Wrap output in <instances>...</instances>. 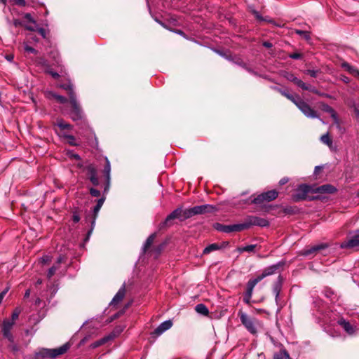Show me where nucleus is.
Wrapping results in <instances>:
<instances>
[{
    "mask_svg": "<svg viewBox=\"0 0 359 359\" xmlns=\"http://www.w3.org/2000/svg\"><path fill=\"white\" fill-rule=\"evenodd\" d=\"M60 87L68 92L69 102L72 106L70 112L73 121L80 120L83 117L81 108L76 100V95L74 91L73 85L69 81L67 83L60 84Z\"/></svg>",
    "mask_w": 359,
    "mask_h": 359,
    "instance_id": "nucleus-1",
    "label": "nucleus"
},
{
    "mask_svg": "<svg viewBox=\"0 0 359 359\" xmlns=\"http://www.w3.org/2000/svg\"><path fill=\"white\" fill-rule=\"evenodd\" d=\"M192 211V208L185 210H183L181 208L175 209L170 215H168L164 222L160 224V228L163 229L172 226V220L175 219H179L180 221H184L194 216V212Z\"/></svg>",
    "mask_w": 359,
    "mask_h": 359,
    "instance_id": "nucleus-2",
    "label": "nucleus"
},
{
    "mask_svg": "<svg viewBox=\"0 0 359 359\" xmlns=\"http://www.w3.org/2000/svg\"><path fill=\"white\" fill-rule=\"evenodd\" d=\"M241 323L245 327V329L252 334H256L258 332V327H259V321L254 317H251L246 313L240 311L238 313Z\"/></svg>",
    "mask_w": 359,
    "mask_h": 359,
    "instance_id": "nucleus-3",
    "label": "nucleus"
},
{
    "mask_svg": "<svg viewBox=\"0 0 359 359\" xmlns=\"http://www.w3.org/2000/svg\"><path fill=\"white\" fill-rule=\"evenodd\" d=\"M296 107L301 111V112L307 118H318L319 115L309 104L305 102L299 96H297V100L294 102Z\"/></svg>",
    "mask_w": 359,
    "mask_h": 359,
    "instance_id": "nucleus-4",
    "label": "nucleus"
},
{
    "mask_svg": "<svg viewBox=\"0 0 359 359\" xmlns=\"http://www.w3.org/2000/svg\"><path fill=\"white\" fill-rule=\"evenodd\" d=\"M241 224L243 226V230H245L249 229L252 226H258L261 227L267 226L269 225V222L264 218L251 215L246 217L245 222Z\"/></svg>",
    "mask_w": 359,
    "mask_h": 359,
    "instance_id": "nucleus-5",
    "label": "nucleus"
},
{
    "mask_svg": "<svg viewBox=\"0 0 359 359\" xmlns=\"http://www.w3.org/2000/svg\"><path fill=\"white\" fill-rule=\"evenodd\" d=\"M311 191V187L306 184L299 185L294 193L292 195L294 202H299L306 198L308 194Z\"/></svg>",
    "mask_w": 359,
    "mask_h": 359,
    "instance_id": "nucleus-6",
    "label": "nucleus"
},
{
    "mask_svg": "<svg viewBox=\"0 0 359 359\" xmlns=\"http://www.w3.org/2000/svg\"><path fill=\"white\" fill-rule=\"evenodd\" d=\"M278 196V191L276 190H270L266 192L262 193L252 201L254 204H262L264 201L270 202L275 200Z\"/></svg>",
    "mask_w": 359,
    "mask_h": 359,
    "instance_id": "nucleus-7",
    "label": "nucleus"
},
{
    "mask_svg": "<svg viewBox=\"0 0 359 359\" xmlns=\"http://www.w3.org/2000/svg\"><path fill=\"white\" fill-rule=\"evenodd\" d=\"M359 246V229L353 236H348L347 239L340 243L342 249H351Z\"/></svg>",
    "mask_w": 359,
    "mask_h": 359,
    "instance_id": "nucleus-8",
    "label": "nucleus"
},
{
    "mask_svg": "<svg viewBox=\"0 0 359 359\" xmlns=\"http://www.w3.org/2000/svg\"><path fill=\"white\" fill-rule=\"evenodd\" d=\"M15 325L13 321L9 319H4L1 325V332L4 338L7 339L10 342L14 341V337L11 333V330Z\"/></svg>",
    "mask_w": 359,
    "mask_h": 359,
    "instance_id": "nucleus-9",
    "label": "nucleus"
},
{
    "mask_svg": "<svg viewBox=\"0 0 359 359\" xmlns=\"http://www.w3.org/2000/svg\"><path fill=\"white\" fill-rule=\"evenodd\" d=\"M283 265H284V263L282 262H278V263H277L276 264H273L271 266H269L265 268L263 270L262 274L259 275L257 277L261 281L262 279H264L266 276H269L275 274V273H276L278 272H280V271L283 268Z\"/></svg>",
    "mask_w": 359,
    "mask_h": 359,
    "instance_id": "nucleus-10",
    "label": "nucleus"
},
{
    "mask_svg": "<svg viewBox=\"0 0 359 359\" xmlns=\"http://www.w3.org/2000/svg\"><path fill=\"white\" fill-rule=\"evenodd\" d=\"M259 282H260V280H259V278H257V277H256L254 279H250L246 285V290L243 297V302L245 304H250L254 287Z\"/></svg>",
    "mask_w": 359,
    "mask_h": 359,
    "instance_id": "nucleus-11",
    "label": "nucleus"
},
{
    "mask_svg": "<svg viewBox=\"0 0 359 359\" xmlns=\"http://www.w3.org/2000/svg\"><path fill=\"white\" fill-rule=\"evenodd\" d=\"M215 229L219 231L224 233H231V232H239L243 231V226L241 224H236L232 225H224L221 224H216Z\"/></svg>",
    "mask_w": 359,
    "mask_h": 359,
    "instance_id": "nucleus-12",
    "label": "nucleus"
},
{
    "mask_svg": "<svg viewBox=\"0 0 359 359\" xmlns=\"http://www.w3.org/2000/svg\"><path fill=\"white\" fill-rule=\"evenodd\" d=\"M215 210L216 208L215 206L208 204L197 205L192 208V212H194V215L213 212L214 211H215Z\"/></svg>",
    "mask_w": 359,
    "mask_h": 359,
    "instance_id": "nucleus-13",
    "label": "nucleus"
},
{
    "mask_svg": "<svg viewBox=\"0 0 359 359\" xmlns=\"http://www.w3.org/2000/svg\"><path fill=\"white\" fill-rule=\"evenodd\" d=\"M283 278L281 276H278L276 280L273 284V292L275 294V300L278 304L280 300V293L282 290Z\"/></svg>",
    "mask_w": 359,
    "mask_h": 359,
    "instance_id": "nucleus-14",
    "label": "nucleus"
},
{
    "mask_svg": "<svg viewBox=\"0 0 359 359\" xmlns=\"http://www.w3.org/2000/svg\"><path fill=\"white\" fill-rule=\"evenodd\" d=\"M327 247V244L320 243L304 250L302 254L304 256L313 255H316L317 252L326 249Z\"/></svg>",
    "mask_w": 359,
    "mask_h": 359,
    "instance_id": "nucleus-15",
    "label": "nucleus"
},
{
    "mask_svg": "<svg viewBox=\"0 0 359 359\" xmlns=\"http://www.w3.org/2000/svg\"><path fill=\"white\" fill-rule=\"evenodd\" d=\"M69 348V345L68 344H65L59 348L48 349V351H50V358H55L59 355L64 354L68 351Z\"/></svg>",
    "mask_w": 359,
    "mask_h": 359,
    "instance_id": "nucleus-16",
    "label": "nucleus"
},
{
    "mask_svg": "<svg viewBox=\"0 0 359 359\" xmlns=\"http://www.w3.org/2000/svg\"><path fill=\"white\" fill-rule=\"evenodd\" d=\"M312 191L320 194H334L337 191V189L334 186L327 184L315 188Z\"/></svg>",
    "mask_w": 359,
    "mask_h": 359,
    "instance_id": "nucleus-17",
    "label": "nucleus"
},
{
    "mask_svg": "<svg viewBox=\"0 0 359 359\" xmlns=\"http://www.w3.org/2000/svg\"><path fill=\"white\" fill-rule=\"evenodd\" d=\"M172 325L171 320H166L162 323L154 331L151 333L152 335L158 337L163 334L166 330H169Z\"/></svg>",
    "mask_w": 359,
    "mask_h": 359,
    "instance_id": "nucleus-18",
    "label": "nucleus"
},
{
    "mask_svg": "<svg viewBox=\"0 0 359 359\" xmlns=\"http://www.w3.org/2000/svg\"><path fill=\"white\" fill-rule=\"evenodd\" d=\"M104 201H105V198L104 197H102V198H100V199H98L97 201V204L94 207V209H93V221L91 222V229L89 231L88 234H90L92 232V231H93V229L94 227V225H95V219L97 218V214H98L100 208H102Z\"/></svg>",
    "mask_w": 359,
    "mask_h": 359,
    "instance_id": "nucleus-19",
    "label": "nucleus"
},
{
    "mask_svg": "<svg viewBox=\"0 0 359 359\" xmlns=\"http://www.w3.org/2000/svg\"><path fill=\"white\" fill-rule=\"evenodd\" d=\"M126 285H125V284H123L121 286V287L118 290L117 293L115 294L114 298L112 299V300L110 303V305L115 306V305L118 304V303H120L124 298V297L126 295Z\"/></svg>",
    "mask_w": 359,
    "mask_h": 359,
    "instance_id": "nucleus-20",
    "label": "nucleus"
},
{
    "mask_svg": "<svg viewBox=\"0 0 359 359\" xmlns=\"http://www.w3.org/2000/svg\"><path fill=\"white\" fill-rule=\"evenodd\" d=\"M88 175L90 181L94 186H97L99 184V180L97 176V170L96 168L90 165L87 167Z\"/></svg>",
    "mask_w": 359,
    "mask_h": 359,
    "instance_id": "nucleus-21",
    "label": "nucleus"
},
{
    "mask_svg": "<svg viewBox=\"0 0 359 359\" xmlns=\"http://www.w3.org/2000/svg\"><path fill=\"white\" fill-rule=\"evenodd\" d=\"M338 324L348 333V334H353L355 332V327L352 325L348 321L344 318L338 320Z\"/></svg>",
    "mask_w": 359,
    "mask_h": 359,
    "instance_id": "nucleus-22",
    "label": "nucleus"
},
{
    "mask_svg": "<svg viewBox=\"0 0 359 359\" xmlns=\"http://www.w3.org/2000/svg\"><path fill=\"white\" fill-rule=\"evenodd\" d=\"M48 348H42L34 354V359L50 358Z\"/></svg>",
    "mask_w": 359,
    "mask_h": 359,
    "instance_id": "nucleus-23",
    "label": "nucleus"
},
{
    "mask_svg": "<svg viewBox=\"0 0 359 359\" xmlns=\"http://www.w3.org/2000/svg\"><path fill=\"white\" fill-rule=\"evenodd\" d=\"M222 249V246H220L218 243H212L207 246L204 250L203 253L204 255H207L210 253L212 251L218 250Z\"/></svg>",
    "mask_w": 359,
    "mask_h": 359,
    "instance_id": "nucleus-24",
    "label": "nucleus"
},
{
    "mask_svg": "<svg viewBox=\"0 0 359 359\" xmlns=\"http://www.w3.org/2000/svg\"><path fill=\"white\" fill-rule=\"evenodd\" d=\"M294 32L297 34L299 35L302 38H303L306 41H310L311 38L310 35V32L309 31H304L301 29H295L294 30Z\"/></svg>",
    "mask_w": 359,
    "mask_h": 359,
    "instance_id": "nucleus-25",
    "label": "nucleus"
},
{
    "mask_svg": "<svg viewBox=\"0 0 359 359\" xmlns=\"http://www.w3.org/2000/svg\"><path fill=\"white\" fill-rule=\"evenodd\" d=\"M55 126H57L61 130H70L72 129V125L67 123L65 122L63 119H57L56 123H55Z\"/></svg>",
    "mask_w": 359,
    "mask_h": 359,
    "instance_id": "nucleus-26",
    "label": "nucleus"
},
{
    "mask_svg": "<svg viewBox=\"0 0 359 359\" xmlns=\"http://www.w3.org/2000/svg\"><path fill=\"white\" fill-rule=\"evenodd\" d=\"M307 88H304L305 90H309L310 92H312L313 93H315L320 97H330V96L324 93H321L319 90H318L314 86H312L311 85H306Z\"/></svg>",
    "mask_w": 359,
    "mask_h": 359,
    "instance_id": "nucleus-27",
    "label": "nucleus"
},
{
    "mask_svg": "<svg viewBox=\"0 0 359 359\" xmlns=\"http://www.w3.org/2000/svg\"><path fill=\"white\" fill-rule=\"evenodd\" d=\"M195 310L197 313L203 316H207L209 313L208 309L203 304H198L196 306Z\"/></svg>",
    "mask_w": 359,
    "mask_h": 359,
    "instance_id": "nucleus-28",
    "label": "nucleus"
},
{
    "mask_svg": "<svg viewBox=\"0 0 359 359\" xmlns=\"http://www.w3.org/2000/svg\"><path fill=\"white\" fill-rule=\"evenodd\" d=\"M320 141L329 147H331L332 145V140L330 138L328 132L320 137Z\"/></svg>",
    "mask_w": 359,
    "mask_h": 359,
    "instance_id": "nucleus-29",
    "label": "nucleus"
},
{
    "mask_svg": "<svg viewBox=\"0 0 359 359\" xmlns=\"http://www.w3.org/2000/svg\"><path fill=\"white\" fill-rule=\"evenodd\" d=\"M155 238H156L155 233L150 235L147 238V239L144 245V247H143V250L144 252H146L151 247V245H152V243L154 241Z\"/></svg>",
    "mask_w": 359,
    "mask_h": 359,
    "instance_id": "nucleus-30",
    "label": "nucleus"
},
{
    "mask_svg": "<svg viewBox=\"0 0 359 359\" xmlns=\"http://www.w3.org/2000/svg\"><path fill=\"white\" fill-rule=\"evenodd\" d=\"M278 93H280L283 96L285 97L286 98H287L288 100H290L292 103L294 104V102H296V100H297V95L294 96L290 93H288L286 90H278Z\"/></svg>",
    "mask_w": 359,
    "mask_h": 359,
    "instance_id": "nucleus-31",
    "label": "nucleus"
},
{
    "mask_svg": "<svg viewBox=\"0 0 359 359\" xmlns=\"http://www.w3.org/2000/svg\"><path fill=\"white\" fill-rule=\"evenodd\" d=\"M278 93H280L283 96L285 97L286 98H287L288 100H290L292 103L294 104V102H296V100H297V95L294 96L290 93H288L286 90H278Z\"/></svg>",
    "mask_w": 359,
    "mask_h": 359,
    "instance_id": "nucleus-32",
    "label": "nucleus"
},
{
    "mask_svg": "<svg viewBox=\"0 0 359 359\" xmlns=\"http://www.w3.org/2000/svg\"><path fill=\"white\" fill-rule=\"evenodd\" d=\"M273 359H290V358L285 350H282L274 354Z\"/></svg>",
    "mask_w": 359,
    "mask_h": 359,
    "instance_id": "nucleus-33",
    "label": "nucleus"
},
{
    "mask_svg": "<svg viewBox=\"0 0 359 359\" xmlns=\"http://www.w3.org/2000/svg\"><path fill=\"white\" fill-rule=\"evenodd\" d=\"M256 247H257V245H248L245 247L238 248V251L240 252H254Z\"/></svg>",
    "mask_w": 359,
    "mask_h": 359,
    "instance_id": "nucleus-34",
    "label": "nucleus"
},
{
    "mask_svg": "<svg viewBox=\"0 0 359 359\" xmlns=\"http://www.w3.org/2000/svg\"><path fill=\"white\" fill-rule=\"evenodd\" d=\"M320 109L325 111V112H327L328 114H331L333 112V111H334V109L331 107L330 105H328L326 103H324V102H321L320 104Z\"/></svg>",
    "mask_w": 359,
    "mask_h": 359,
    "instance_id": "nucleus-35",
    "label": "nucleus"
},
{
    "mask_svg": "<svg viewBox=\"0 0 359 359\" xmlns=\"http://www.w3.org/2000/svg\"><path fill=\"white\" fill-rule=\"evenodd\" d=\"M292 82L303 90H304V88H306L307 84L305 83L304 82H303L301 79H298L296 76L294 77V80H292Z\"/></svg>",
    "mask_w": 359,
    "mask_h": 359,
    "instance_id": "nucleus-36",
    "label": "nucleus"
},
{
    "mask_svg": "<svg viewBox=\"0 0 359 359\" xmlns=\"http://www.w3.org/2000/svg\"><path fill=\"white\" fill-rule=\"evenodd\" d=\"M20 313L21 309L16 307L12 313L11 321H13L15 323V321L19 318Z\"/></svg>",
    "mask_w": 359,
    "mask_h": 359,
    "instance_id": "nucleus-37",
    "label": "nucleus"
},
{
    "mask_svg": "<svg viewBox=\"0 0 359 359\" xmlns=\"http://www.w3.org/2000/svg\"><path fill=\"white\" fill-rule=\"evenodd\" d=\"M52 96L55 97L59 103L65 104L67 102V99L64 96L59 95L55 93H52Z\"/></svg>",
    "mask_w": 359,
    "mask_h": 359,
    "instance_id": "nucleus-38",
    "label": "nucleus"
},
{
    "mask_svg": "<svg viewBox=\"0 0 359 359\" xmlns=\"http://www.w3.org/2000/svg\"><path fill=\"white\" fill-rule=\"evenodd\" d=\"M24 50L26 53H33L34 55H36L38 53V51L36 49L28 46L26 43H24Z\"/></svg>",
    "mask_w": 359,
    "mask_h": 359,
    "instance_id": "nucleus-39",
    "label": "nucleus"
},
{
    "mask_svg": "<svg viewBox=\"0 0 359 359\" xmlns=\"http://www.w3.org/2000/svg\"><path fill=\"white\" fill-rule=\"evenodd\" d=\"M110 172H111L110 163H109V161L108 160V158H106V164L104 167L103 172H104V175H109Z\"/></svg>",
    "mask_w": 359,
    "mask_h": 359,
    "instance_id": "nucleus-40",
    "label": "nucleus"
},
{
    "mask_svg": "<svg viewBox=\"0 0 359 359\" xmlns=\"http://www.w3.org/2000/svg\"><path fill=\"white\" fill-rule=\"evenodd\" d=\"M59 269V266H53L50 267L48 271L47 277L48 278H50L56 272V271Z\"/></svg>",
    "mask_w": 359,
    "mask_h": 359,
    "instance_id": "nucleus-41",
    "label": "nucleus"
},
{
    "mask_svg": "<svg viewBox=\"0 0 359 359\" xmlns=\"http://www.w3.org/2000/svg\"><path fill=\"white\" fill-rule=\"evenodd\" d=\"M63 137L68 140L69 144L72 146L76 145V143L75 142V137L73 135L64 134Z\"/></svg>",
    "mask_w": 359,
    "mask_h": 359,
    "instance_id": "nucleus-42",
    "label": "nucleus"
},
{
    "mask_svg": "<svg viewBox=\"0 0 359 359\" xmlns=\"http://www.w3.org/2000/svg\"><path fill=\"white\" fill-rule=\"evenodd\" d=\"M305 73L311 77L316 78L318 75V71L313 69H307L305 71Z\"/></svg>",
    "mask_w": 359,
    "mask_h": 359,
    "instance_id": "nucleus-43",
    "label": "nucleus"
},
{
    "mask_svg": "<svg viewBox=\"0 0 359 359\" xmlns=\"http://www.w3.org/2000/svg\"><path fill=\"white\" fill-rule=\"evenodd\" d=\"M233 62L243 68L245 67L246 65V64L239 57L234 59Z\"/></svg>",
    "mask_w": 359,
    "mask_h": 359,
    "instance_id": "nucleus-44",
    "label": "nucleus"
},
{
    "mask_svg": "<svg viewBox=\"0 0 359 359\" xmlns=\"http://www.w3.org/2000/svg\"><path fill=\"white\" fill-rule=\"evenodd\" d=\"M90 194L94 197H99L100 196V191L94 188L90 189Z\"/></svg>",
    "mask_w": 359,
    "mask_h": 359,
    "instance_id": "nucleus-45",
    "label": "nucleus"
},
{
    "mask_svg": "<svg viewBox=\"0 0 359 359\" xmlns=\"http://www.w3.org/2000/svg\"><path fill=\"white\" fill-rule=\"evenodd\" d=\"M24 18L27 20L28 22H32L33 24H36V21L32 17L30 13H25L24 15Z\"/></svg>",
    "mask_w": 359,
    "mask_h": 359,
    "instance_id": "nucleus-46",
    "label": "nucleus"
},
{
    "mask_svg": "<svg viewBox=\"0 0 359 359\" xmlns=\"http://www.w3.org/2000/svg\"><path fill=\"white\" fill-rule=\"evenodd\" d=\"M289 57L294 60L301 59L302 57V55L299 53H293L289 55Z\"/></svg>",
    "mask_w": 359,
    "mask_h": 359,
    "instance_id": "nucleus-47",
    "label": "nucleus"
},
{
    "mask_svg": "<svg viewBox=\"0 0 359 359\" xmlns=\"http://www.w3.org/2000/svg\"><path fill=\"white\" fill-rule=\"evenodd\" d=\"M284 77H285L287 80H288V81H291V82H292V80H294V79L295 76H294L293 74H292V73H290V72H285V74H284Z\"/></svg>",
    "mask_w": 359,
    "mask_h": 359,
    "instance_id": "nucleus-48",
    "label": "nucleus"
},
{
    "mask_svg": "<svg viewBox=\"0 0 359 359\" xmlns=\"http://www.w3.org/2000/svg\"><path fill=\"white\" fill-rule=\"evenodd\" d=\"M106 341H107V339L104 338L100 341L95 342L92 346L93 348H96V347H98V346L102 345Z\"/></svg>",
    "mask_w": 359,
    "mask_h": 359,
    "instance_id": "nucleus-49",
    "label": "nucleus"
},
{
    "mask_svg": "<svg viewBox=\"0 0 359 359\" xmlns=\"http://www.w3.org/2000/svg\"><path fill=\"white\" fill-rule=\"evenodd\" d=\"M344 67H347L348 70L350 72H355L357 73V74L359 76V71L358 70H355L352 67H351L347 63H345L343 65Z\"/></svg>",
    "mask_w": 359,
    "mask_h": 359,
    "instance_id": "nucleus-50",
    "label": "nucleus"
},
{
    "mask_svg": "<svg viewBox=\"0 0 359 359\" xmlns=\"http://www.w3.org/2000/svg\"><path fill=\"white\" fill-rule=\"evenodd\" d=\"M48 73L52 76L55 79H57L60 77V74L53 70L48 71Z\"/></svg>",
    "mask_w": 359,
    "mask_h": 359,
    "instance_id": "nucleus-51",
    "label": "nucleus"
},
{
    "mask_svg": "<svg viewBox=\"0 0 359 359\" xmlns=\"http://www.w3.org/2000/svg\"><path fill=\"white\" fill-rule=\"evenodd\" d=\"M13 25L15 27H18L19 26H23L24 27V24L22 21H20V20H18V19H15L13 20Z\"/></svg>",
    "mask_w": 359,
    "mask_h": 359,
    "instance_id": "nucleus-52",
    "label": "nucleus"
},
{
    "mask_svg": "<svg viewBox=\"0 0 359 359\" xmlns=\"http://www.w3.org/2000/svg\"><path fill=\"white\" fill-rule=\"evenodd\" d=\"M72 220L74 221V222L75 223H77L79 222L80 220V217L79 215L76 213V212H74L73 213V215H72Z\"/></svg>",
    "mask_w": 359,
    "mask_h": 359,
    "instance_id": "nucleus-53",
    "label": "nucleus"
},
{
    "mask_svg": "<svg viewBox=\"0 0 359 359\" xmlns=\"http://www.w3.org/2000/svg\"><path fill=\"white\" fill-rule=\"evenodd\" d=\"M14 2L15 4L20 6H25L26 2L25 0H14Z\"/></svg>",
    "mask_w": 359,
    "mask_h": 359,
    "instance_id": "nucleus-54",
    "label": "nucleus"
},
{
    "mask_svg": "<svg viewBox=\"0 0 359 359\" xmlns=\"http://www.w3.org/2000/svg\"><path fill=\"white\" fill-rule=\"evenodd\" d=\"M37 32L41 35L43 38H46V30L43 28H39L37 29Z\"/></svg>",
    "mask_w": 359,
    "mask_h": 359,
    "instance_id": "nucleus-55",
    "label": "nucleus"
},
{
    "mask_svg": "<svg viewBox=\"0 0 359 359\" xmlns=\"http://www.w3.org/2000/svg\"><path fill=\"white\" fill-rule=\"evenodd\" d=\"M262 44L264 47L267 48H270L273 46V44L269 41H264Z\"/></svg>",
    "mask_w": 359,
    "mask_h": 359,
    "instance_id": "nucleus-56",
    "label": "nucleus"
},
{
    "mask_svg": "<svg viewBox=\"0 0 359 359\" xmlns=\"http://www.w3.org/2000/svg\"><path fill=\"white\" fill-rule=\"evenodd\" d=\"M287 182H288V178L283 177L279 181V184H280V185H283V184H286Z\"/></svg>",
    "mask_w": 359,
    "mask_h": 359,
    "instance_id": "nucleus-57",
    "label": "nucleus"
},
{
    "mask_svg": "<svg viewBox=\"0 0 359 359\" xmlns=\"http://www.w3.org/2000/svg\"><path fill=\"white\" fill-rule=\"evenodd\" d=\"M323 169V166H316L314 173L318 174Z\"/></svg>",
    "mask_w": 359,
    "mask_h": 359,
    "instance_id": "nucleus-58",
    "label": "nucleus"
},
{
    "mask_svg": "<svg viewBox=\"0 0 359 359\" xmlns=\"http://www.w3.org/2000/svg\"><path fill=\"white\" fill-rule=\"evenodd\" d=\"M110 182H106V186L104 189V194H107L109 189Z\"/></svg>",
    "mask_w": 359,
    "mask_h": 359,
    "instance_id": "nucleus-59",
    "label": "nucleus"
},
{
    "mask_svg": "<svg viewBox=\"0 0 359 359\" xmlns=\"http://www.w3.org/2000/svg\"><path fill=\"white\" fill-rule=\"evenodd\" d=\"M330 116L334 121V119H337L338 118L337 114L335 111H333V112L330 114Z\"/></svg>",
    "mask_w": 359,
    "mask_h": 359,
    "instance_id": "nucleus-60",
    "label": "nucleus"
},
{
    "mask_svg": "<svg viewBox=\"0 0 359 359\" xmlns=\"http://www.w3.org/2000/svg\"><path fill=\"white\" fill-rule=\"evenodd\" d=\"M244 69L251 74H256V73L251 68L248 67L247 65H245V67H244Z\"/></svg>",
    "mask_w": 359,
    "mask_h": 359,
    "instance_id": "nucleus-61",
    "label": "nucleus"
},
{
    "mask_svg": "<svg viewBox=\"0 0 359 359\" xmlns=\"http://www.w3.org/2000/svg\"><path fill=\"white\" fill-rule=\"evenodd\" d=\"M24 27L27 30L34 31V28L33 27H32V26L25 25Z\"/></svg>",
    "mask_w": 359,
    "mask_h": 359,
    "instance_id": "nucleus-62",
    "label": "nucleus"
},
{
    "mask_svg": "<svg viewBox=\"0 0 359 359\" xmlns=\"http://www.w3.org/2000/svg\"><path fill=\"white\" fill-rule=\"evenodd\" d=\"M38 62L41 65H45L46 61L43 58L39 57V58H38Z\"/></svg>",
    "mask_w": 359,
    "mask_h": 359,
    "instance_id": "nucleus-63",
    "label": "nucleus"
},
{
    "mask_svg": "<svg viewBox=\"0 0 359 359\" xmlns=\"http://www.w3.org/2000/svg\"><path fill=\"white\" fill-rule=\"evenodd\" d=\"M220 246H222V248H226L229 245V242H223L221 244H219Z\"/></svg>",
    "mask_w": 359,
    "mask_h": 359,
    "instance_id": "nucleus-64",
    "label": "nucleus"
}]
</instances>
